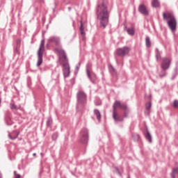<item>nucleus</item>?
<instances>
[{"mask_svg": "<svg viewBox=\"0 0 178 178\" xmlns=\"http://www.w3.org/2000/svg\"><path fill=\"white\" fill-rule=\"evenodd\" d=\"M102 3L97 5V16L100 21V26L105 29L109 22V13L108 12V0H101Z\"/></svg>", "mask_w": 178, "mask_h": 178, "instance_id": "nucleus-1", "label": "nucleus"}, {"mask_svg": "<svg viewBox=\"0 0 178 178\" xmlns=\"http://www.w3.org/2000/svg\"><path fill=\"white\" fill-rule=\"evenodd\" d=\"M163 20H168V19H170L167 21V24L171 30V31H176V27L177 26V22L176 21V18H175V15H173V13H163Z\"/></svg>", "mask_w": 178, "mask_h": 178, "instance_id": "nucleus-2", "label": "nucleus"}, {"mask_svg": "<svg viewBox=\"0 0 178 178\" xmlns=\"http://www.w3.org/2000/svg\"><path fill=\"white\" fill-rule=\"evenodd\" d=\"M76 109H81L87 105V95L83 90H79L76 93Z\"/></svg>", "mask_w": 178, "mask_h": 178, "instance_id": "nucleus-3", "label": "nucleus"}, {"mask_svg": "<svg viewBox=\"0 0 178 178\" xmlns=\"http://www.w3.org/2000/svg\"><path fill=\"white\" fill-rule=\"evenodd\" d=\"M126 104L120 103V101L116 100L113 105V118L115 122H123V118L118 115V112H116V109L120 108L121 110L124 108Z\"/></svg>", "mask_w": 178, "mask_h": 178, "instance_id": "nucleus-4", "label": "nucleus"}, {"mask_svg": "<svg viewBox=\"0 0 178 178\" xmlns=\"http://www.w3.org/2000/svg\"><path fill=\"white\" fill-rule=\"evenodd\" d=\"M45 47V40H42L40 42V47L38 50V61H37V66L40 67L42 65V56L44 55V47Z\"/></svg>", "mask_w": 178, "mask_h": 178, "instance_id": "nucleus-5", "label": "nucleus"}, {"mask_svg": "<svg viewBox=\"0 0 178 178\" xmlns=\"http://www.w3.org/2000/svg\"><path fill=\"white\" fill-rule=\"evenodd\" d=\"M54 52L58 54L60 58H61L63 61L64 66H67L69 59L67 58V55H66V51H65V49H63V47L54 48Z\"/></svg>", "mask_w": 178, "mask_h": 178, "instance_id": "nucleus-6", "label": "nucleus"}, {"mask_svg": "<svg viewBox=\"0 0 178 178\" xmlns=\"http://www.w3.org/2000/svg\"><path fill=\"white\" fill-rule=\"evenodd\" d=\"M49 45L54 44L56 48H62V43L60 42V37L58 36H51L48 39Z\"/></svg>", "mask_w": 178, "mask_h": 178, "instance_id": "nucleus-7", "label": "nucleus"}, {"mask_svg": "<svg viewBox=\"0 0 178 178\" xmlns=\"http://www.w3.org/2000/svg\"><path fill=\"white\" fill-rule=\"evenodd\" d=\"M80 143L84 145L88 143V129H87V128H83L81 130Z\"/></svg>", "mask_w": 178, "mask_h": 178, "instance_id": "nucleus-8", "label": "nucleus"}, {"mask_svg": "<svg viewBox=\"0 0 178 178\" xmlns=\"http://www.w3.org/2000/svg\"><path fill=\"white\" fill-rule=\"evenodd\" d=\"M129 52H130V48L127 47H123L122 48H119L116 50L117 56H120L121 58L126 56V55H129Z\"/></svg>", "mask_w": 178, "mask_h": 178, "instance_id": "nucleus-9", "label": "nucleus"}, {"mask_svg": "<svg viewBox=\"0 0 178 178\" xmlns=\"http://www.w3.org/2000/svg\"><path fill=\"white\" fill-rule=\"evenodd\" d=\"M172 63V60L168 57H164L162 58V62L161 64V67L163 70H168L170 67Z\"/></svg>", "mask_w": 178, "mask_h": 178, "instance_id": "nucleus-10", "label": "nucleus"}, {"mask_svg": "<svg viewBox=\"0 0 178 178\" xmlns=\"http://www.w3.org/2000/svg\"><path fill=\"white\" fill-rule=\"evenodd\" d=\"M138 12L144 16H148L149 13L147 7L144 4H140L138 6Z\"/></svg>", "mask_w": 178, "mask_h": 178, "instance_id": "nucleus-11", "label": "nucleus"}, {"mask_svg": "<svg viewBox=\"0 0 178 178\" xmlns=\"http://www.w3.org/2000/svg\"><path fill=\"white\" fill-rule=\"evenodd\" d=\"M63 66L64 67V69H63L64 77H69V76L70 74V66L69 65V63H67V65L65 66V63H63Z\"/></svg>", "mask_w": 178, "mask_h": 178, "instance_id": "nucleus-12", "label": "nucleus"}, {"mask_svg": "<svg viewBox=\"0 0 178 178\" xmlns=\"http://www.w3.org/2000/svg\"><path fill=\"white\" fill-rule=\"evenodd\" d=\"M122 111H124L123 115H120L121 118L124 120V118H126L129 116V113H130V109H129V107H127V105L125 104L124 107L122 109Z\"/></svg>", "mask_w": 178, "mask_h": 178, "instance_id": "nucleus-13", "label": "nucleus"}, {"mask_svg": "<svg viewBox=\"0 0 178 178\" xmlns=\"http://www.w3.org/2000/svg\"><path fill=\"white\" fill-rule=\"evenodd\" d=\"M145 138L149 142L152 143V136H151V134H149V131L148 129L146 130V133L145 134Z\"/></svg>", "mask_w": 178, "mask_h": 178, "instance_id": "nucleus-14", "label": "nucleus"}, {"mask_svg": "<svg viewBox=\"0 0 178 178\" xmlns=\"http://www.w3.org/2000/svg\"><path fill=\"white\" fill-rule=\"evenodd\" d=\"M8 137L10 140H16L19 137V131H14L11 135H8Z\"/></svg>", "mask_w": 178, "mask_h": 178, "instance_id": "nucleus-15", "label": "nucleus"}, {"mask_svg": "<svg viewBox=\"0 0 178 178\" xmlns=\"http://www.w3.org/2000/svg\"><path fill=\"white\" fill-rule=\"evenodd\" d=\"M92 65L90 63H88L86 65V73L88 79H91V76L90 75V70H91Z\"/></svg>", "mask_w": 178, "mask_h": 178, "instance_id": "nucleus-16", "label": "nucleus"}, {"mask_svg": "<svg viewBox=\"0 0 178 178\" xmlns=\"http://www.w3.org/2000/svg\"><path fill=\"white\" fill-rule=\"evenodd\" d=\"M94 115H95L98 122H101V112H99V110L95 109L94 110Z\"/></svg>", "mask_w": 178, "mask_h": 178, "instance_id": "nucleus-17", "label": "nucleus"}, {"mask_svg": "<svg viewBox=\"0 0 178 178\" xmlns=\"http://www.w3.org/2000/svg\"><path fill=\"white\" fill-rule=\"evenodd\" d=\"M90 78H88V79L94 84V83H95V79H97V74H95V73L94 72H90Z\"/></svg>", "mask_w": 178, "mask_h": 178, "instance_id": "nucleus-18", "label": "nucleus"}, {"mask_svg": "<svg viewBox=\"0 0 178 178\" xmlns=\"http://www.w3.org/2000/svg\"><path fill=\"white\" fill-rule=\"evenodd\" d=\"M80 27H79V31L81 35H86V32H84V26H83V21H80Z\"/></svg>", "mask_w": 178, "mask_h": 178, "instance_id": "nucleus-19", "label": "nucleus"}, {"mask_svg": "<svg viewBox=\"0 0 178 178\" xmlns=\"http://www.w3.org/2000/svg\"><path fill=\"white\" fill-rule=\"evenodd\" d=\"M135 32L136 31H134V28H133V27L128 28L127 29V33L129 34V35H131V36L134 35Z\"/></svg>", "mask_w": 178, "mask_h": 178, "instance_id": "nucleus-20", "label": "nucleus"}, {"mask_svg": "<svg viewBox=\"0 0 178 178\" xmlns=\"http://www.w3.org/2000/svg\"><path fill=\"white\" fill-rule=\"evenodd\" d=\"M155 54H156V55H155L156 59L158 62V60H159V59H161V51H159V49H155Z\"/></svg>", "mask_w": 178, "mask_h": 178, "instance_id": "nucleus-21", "label": "nucleus"}, {"mask_svg": "<svg viewBox=\"0 0 178 178\" xmlns=\"http://www.w3.org/2000/svg\"><path fill=\"white\" fill-rule=\"evenodd\" d=\"M166 70H168L162 69V70L159 73V76L161 79H163V77L166 76Z\"/></svg>", "mask_w": 178, "mask_h": 178, "instance_id": "nucleus-22", "label": "nucleus"}, {"mask_svg": "<svg viewBox=\"0 0 178 178\" xmlns=\"http://www.w3.org/2000/svg\"><path fill=\"white\" fill-rule=\"evenodd\" d=\"M145 45H146L147 48H151V40L149 39V37H146Z\"/></svg>", "mask_w": 178, "mask_h": 178, "instance_id": "nucleus-23", "label": "nucleus"}, {"mask_svg": "<svg viewBox=\"0 0 178 178\" xmlns=\"http://www.w3.org/2000/svg\"><path fill=\"white\" fill-rule=\"evenodd\" d=\"M52 118L51 117H49L47 118V120L46 122V125H47V127H51V126H52Z\"/></svg>", "mask_w": 178, "mask_h": 178, "instance_id": "nucleus-24", "label": "nucleus"}, {"mask_svg": "<svg viewBox=\"0 0 178 178\" xmlns=\"http://www.w3.org/2000/svg\"><path fill=\"white\" fill-rule=\"evenodd\" d=\"M152 6L153 8H158L159 6V1L158 0H152Z\"/></svg>", "mask_w": 178, "mask_h": 178, "instance_id": "nucleus-25", "label": "nucleus"}, {"mask_svg": "<svg viewBox=\"0 0 178 178\" xmlns=\"http://www.w3.org/2000/svg\"><path fill=\"white\" fill-rule=\"evenodd\" d=\"M58 137H59V134H58V132H54L51 136V138L54 141H56Z\"/></svg>", "mask_w": 178, "mask_h": 178, "instance_id": "nucleus-26", "label": "nucleus"}, {"mask_svg": "<svg viewBox=\"0 0 178 178\" xmlns=\"http://www.w3.org/2000/svg\"><path fill=\"white\" fill-rule=\"evenodd\" d=\"M172 106L175 108V109H178V100L175 99L172 103Z\"/></svg>", "mask_w": 178, "mask_h": 178, "instance_id": "nucleus-27", "label": "nucleus"}, {"mask_svg": "<svg viewBox=\"0 0 178 178\" xmlns=\"http://www.w3.org/2000/svg\"><path fill=\"white\" fill-rule=\"evenodd\" d=\"M132 138L134 139V140L135 141H138V140H140V135L138 134H134L132 136Z\"/></svg>", "mask_w": 178, "mask_h": 178, "instance_id": "nucleus-28", "label": "nucleus"}, {"mask_svg": "<svg viewBox=\"0 0 178 178\" xmlns=\"http://www.w3.org/2000/svg\"><path fill=\"white\" fill-rule=\"evenodd\" d=\"M81 63H79L78 65L76 66V70L74 71V74H77L79 73V70H80V66Z\"/></svg>", "mask_w": 178, "mask_h": 178, "instance_id": "nucleus-29", "label": "nucleus"}, {"mask_svg": "<svg viewBox=\"0 0 178 178\" xmlns=\"http://www.w3.org/2000/svg\"><path fill=\"white\" fill-rule=\"evenodd\" d=\"M145 106H146L147 111H149V109H151V106H152L151 102L147 103L145 104Z\"/></svg>", "mask_w": 178, "mask_h": 178, "instance_id": "nucleus-30", "label": "nucleus"}, {"mask_svg": "<svg viewBox=\"0 0 178 178\" xmlns=\"http://www.w3.org/2000/svg\"><path fill=\"white\" fill-rule=\"evenodd\" d=\"M16 44H17V47H20V44H22V40L17 39V40H16Z\"/></svg>", "mask_w": 178, "mask_h": 178, "instance_id": "nucleus-31", "label": "nucleus"}, {"mask_svg": "<svg viewBox=\"0 0 178 178\" xmlns=\"http://www.w3.org/2000/svg\"><path fill=\"white\" fill-rule=\"evenodd\" d=\"M10 106L11 108V109H15L17 111V106H16L15 104H10Z\"/></svg>", "mask_w": 178, "mask_h": 178, "instance_id": "nucleus-32", "label": "nucleus"}, {"mask_svg": "<svg viewBox=\"0 0 178 178\" xmlns=\"http://www.w3.org/2000/svg\"><path fill=\"white\" fill-rule=\"evenodd\" d=\"M22 176L19 174H17L16 171H14V178H20Z\"/></svg>", "mask_w": 178, "mask_h": 178, "instance_id": "nucleus-33", "label": "nucleus"}, {"mask_svg": "<svg viewBox=\"0 0 178 178\" xmlns=\"http://www.w3.org/2000/svg\"><path fill=\"white\" fill-rule=\"evenodd\" d=\"M115 172H116V173H118V175L119 176H122V172H120V170H119V168L118 167H115Z\"/></svg>", "mask_w": 178, "mask_h": 178, "instance_id": "nucleus-34", "label": "nucleus"}, {"mask_svg": "<svg viewBox=\"0 0 178 178\" xmlns=\"http://www.w3.org/2000/svg\"><path fill=\"white\" fill-rule=\"evenodd\" d=\"M95 105H96V106H99V105H101V102L100 101H95Z\"/></svg>", "mask_w": 178, "mask_h": 178, "instance_id": "nucleus-35", "label": "nucleus"}, {"mask_svg": "<svg viewBox=\"0 0 178 178\" xmlns=\"http://www.w3.org/2000/svg\"><path fill=\"white\" fill-rule=\"evenodd\" d=\"M19 49H20V47H17V46L16 48L15 49V52H19Z\"/></svg>", "mask_w": 178, "mask_h": 178, "instance_id": "nucleus-36", "label": "nucleus"}, {"mask_svg": "<svg viewBox=\"0 0 178 178\" xmlns=\"http://www.w3.org/2000/svg\"><path fill=\"white\" fill-rule=\"evenodd\" d=\"M177 70H178V68H177V67H176L175 68V74H177Z\"/></svg>", "mask_w": 178, "mask_h": 178, "instance_id": "nucleus-37", "label": "nucleus"}, {"mask_svg": "<svg viewBox=\"0 0 178 178\" xmlns=\"http://www.w3.org/2000/svg\"><path fill=\"white\" fill-rule=\"evenodd\" d=\"M177 75V74H175V75L172 77V80H175V77H176Z\"/></svg>", "mask_w": 178, "mask_h": 178, "instance_id": "nucleus-38", "label": "nucleus"}, {"mask_svg": "<svg viewBox=\"0 0 178 178\" xmlns=\"http://www.w3.org/2000/svg\"><path fill=\"white\" fill-rule=\"evenodd\" d=\"M68 10L70 12L72 10V7H68Z\"/></svg>", "mask_w": 178, "mask_h": 178, "instance_id": "nucleus-39", "label": "nucleus"}, {"mask_svg": "<svg viewBox=\"0 0 178 178\" xmlns=\"http://www.w3.org/2000/svg\"><path fill=\"white\" fill-rule=\"evenodd\" d=\"M111 69H112L113 71L116 72L115 68L113 66H111Z\"/></svg>", "mask_w": 178, "mask_h": 178, "instance_id": "nucleus-40", "label": "nucleus"}, {"mask_svg": "<svg viewBox=\"0 0 178 178\" xmlns=\"http://www.w3.org/2000/svg\"><path fill=\"white\" fill-rule=\"evenodd\" d=\"M37 156V154H35V153L33 154V156Z\"/></svg>", "mask_w": 178, "mask_h": 178, "instance_id": "nucleus-41", "label": "nucleus"}, {"mask_svg": "<svg viewBox=\"0 0 178 178\" xmlns=\"http://www.w3.org/2000/svg\"><path fill=\"white\" fill-rule=\"evenodd\" d=\"M0 178H2V173L0 172Z\"/></svg>", "mask_w": 178, "mask_h": 178, "instance_id": "nucleus-42", "label": "nucleus"}, {"mask_svg": "<svg viewBox=\"0 0 178 178\" xmlns=\"http://www.w3.org/2000/svg\"><path fill=\"white\" fill-rule=\"evenodd\" d=\"M40 155H41V156H43L44 154H42V153H40Z\"/></svg>", "mask_w": 178, "mask_h": 178, "instance_id": "nucleus-43", "label": "nucleus"}]
</instances>
